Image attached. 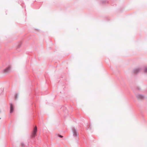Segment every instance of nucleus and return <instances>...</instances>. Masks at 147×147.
<instances>
[{"instance_id": "20e7f679", "label": "nucleus", "mask_w": 147, "mask_h": 147, "mask_svg": "<svg viewBox=\"0 0 147 147\" xmlns=\"http://www.w3.org/2000/svg\"><path fill=\"white\" fill-rule=\"evenodd\" d=\"M11 69V67L9 66L7 68L4 69L3 71L2 72L3 73L6 74L10 72Z\"/></svg>"}, {"instance_id": "f03ea898", "label": "nucleus", "mask_w": 147, "mask_h": 147, "mask_svg": "<svg viewBox=\"0 0 147 147\" xmlns=\"http://www.w3.org/2000/svg\"><path fill=\"white\" fill-rule=\"evenodd\" d=\"M37 131V127L35 126L34 128L33 131L31 135V137L32 138H34L36 136V133Z\"/></svg>"}, {"instance_id": "f257e3e1", "label": "nucleus", "mask_w": 147, "mask_h": 147, "mask_svg": "<svg viewBox=\"0 0 147 147\" xmlns=\"http://www.w3.org/2000/svg\"><path fill=\"white\" fill-rule=\"evenodd\" d=\"M72 130L73 133V136L75 137H77V139H78V136L79 135L78 133L77 132V130L74 127L72 128Z\"/></svg>"}, {"instance_id": "9d476101", "label": "nucleus", "mask_w": 147, "mask_h": 147, "mask_svg": "<svg viewBox=\"0 0 147 147\" xmlns=\"http://www.w3.org/2000/svg\"><path fill=\"white\" fill-rule=\"evenodd\" d=\"M21 147H25V144H24L23 143V142H22L21 143Z\"/></svg>"}, {"instance_id": "1a4fd4ad", "label": "nucleus", "mask_w": 147, "mask_h": 147, "mask_svg": "<svg viewBox=\"0 0 147 147\" xmlns=\"http://www.w3.org/2000/svg\"><path fill=\"white\" fill-rule=\"evenodd\" d=\"M108 1L107 0H102V3H108Z\"/></svg>"}, {"instance_id": "39448f33", "label": "nucleus", "mask_w": 147, "mask_h": 147, "mask_svg": "<svg viewBox=\"0 0 147 147\" xmlns=\"http://www.w3.org/2000/svg\"><path fill=\"white\" fill-rule=\"evenodd\" d=\"M141 69L140 68H138L134 69L133 72L134 74H136L139 73L141 71Z\"/></svg>"}, {"instance_id": "7ed1b4c3", "label": "nucleus", "mask_w": 147, "mask_h": 147, "mask_svg": "<svg viewBox=\"0 0 147 147\" xmlns=\"http://www.w3.org/2000/svg\"><path fill=\"white\" fill-rule=\"evenodd\" d=\"M136 96L138 100H143L145 98L143 95L140 94H138L136 95Z\"/></svg>"}, {"instance_id": "4468645a", "label": "nucleus", "mask_w": 147, "mask_h": 147, "mask_svg": "<svg viewBox=\"0 0 147 147\" xmlns=\"http://www.w3.org/2000/svg\"><path fill=\"white\" fill-rule=\"evenodd\" d=\"M1 119V118H0V119Z\"/></svg>"}, {"instance_id": "9b49d317", "label": "nucleus", "mask_w": 147, "mask_h": 147, "mask_svg": "<svg viewBox=\"0 0 147 147\" xmlns=\"http://www.w3.org/2000/svg\"><path fill=\"white\" fill-rule=\"evenodd\" d=\"M58 136L60 138H63V136L60 135H58Z\"/></svg>"}, {"instance_id": "6e6552de", "label": "nucleus", "mask_w": 147, "mask_h": 147, "mask_svg": "<svg viewBox=\"0 0 147 147\" xmlns=\"http://www.w3.org/2000/svg\"><path fill=\"white\" fill-rule=\"evenodd\" d=\"M18 94H16L15 96V98L16 100L18 98Z\"/></svg>"}, {"instance_id": "ddd939ff", "label": "nucleus", "mask_w": 147, "mask_h": 147, "mask_svg": "<svg viewBox=\"0 0 147 147\" xmlns=\"http://www.w3.org/2000/svg\"><path fill=\"white\" fill-rule=\"evenodd\" d=\"M137 89L138 90H140L141 89L139 87H137Z\"/></svg>"}, {"instance_id": "f8f14e48", "label": "nucleus", "mask_w": 147, "mask_h": 147, "mask_svg": "<svg viewBox=\"0 0 147 147\" xmlns=\"http://www.w3.org/2000/svg\"><path fill=\"white\" fill-rule=\"evenodd\" d=\"M21 45L20 44H19L18 45L17 48H19L20 47Z\"/></svg>"}, {"instance_id": "2eb2a0df", "label": "nucleus", "mask_w": 147, "mask_h": 147, "mask_svg": "<svg viewBox=\"0 0 147 147\" xmlns=\"http://www.w3.org/2000/svg\"><path fill=\"white\" fill-rule=\"evenodd\" d=\"M1 112V111H0V113Z\"/></svg>"}, {"instance_id": "423d86ee", "label": "nucleus", "mask_w": 147, "mask_h": 147, "mask_svg": "<svg viewBox=\"0 0 147 147\" xmlns=\"http://www.w3.org/2000/svg\"><path fill=\"white\" fill-rule=\"evenodd\" d=\"M14 110V108L13 107V105L12 103H11L10 104V113H12Z\"/></svg>"}, {"instance_id": "0eeeda50", "label": "nucleus", "mask_w": 147, "mask_h": 147, "mask_svg": "<svg viewBox=\"0 0 147 147\" xmlns=\"http://www.w3.org/2000/svg\"><path fill=\"white\" fill-rule=\"evenodd\" d=\"M144 72L146 74H147V66L144 67Z\"/></svg>"}]
</instances>
